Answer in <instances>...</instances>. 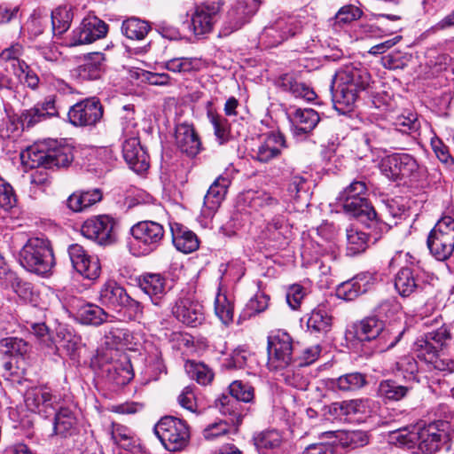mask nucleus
I'll return each instance as SVG.
<instances>
[{"label": "nucleus", "mask_w": 454, "mask_h": 454, "mask_svg": "<svg viewBox=\"0 0 454 454\" xmlns=\"http://www.w3.org/2000/svg\"><path fill=\"white\" fill-rule=\"evenodd\" d=\"M371 75L364 68L346 67L333 78L332 92L334 108L345 114L352 109L358 94L367 89Z\"/></svg>", "instance_id": "nucleus-1"}, {"label": "nucleus", "mask_w": 454, "mask_h": 454, "mask_svg": "<svg viewBox=\"0 0 454 454\" xmlns=\"http://www.w3.org/2000/svg\"><path fill=\"white\" fill-rule=\"evenodd\" d=\"M451 425L446 420L434 421L413 430H399L395 440L409 449H418L422 454H432L440 450L442 443L450 440Z\"/></svg>", "instance_id": "nucleus-2"}, {"label": "nucleus", "mask_w": 454, "mask_h": 454, "mask_svg": "<svg viewBox=\"0 0 454 454\" xmlns=\"http://www.w3.org/2000/svg\"><path fill=\"white\" fill-rule=\"evenodd\" d=\"M22 164L30 168H64L73 160L72 149L56 141L36 143L21 152Z\"/></svg>", "instance_id": "nucleus-3"}, {"label": "nucleus", "mask_w": 454, "mask_h": 454, "mask_svg": "<svg viewBox=\"0 0 454 454\" xmlns=\"http://www.w3.org/2000/svg\"><path fill=\"white\" fill-rule=\"evenodd\" d=\"M20 265L27 271L45 275L55 265V258L51 243L43 238H30L19 254Z\"/></svg>", "instance_id": "nucleus-4"}, {"label": "nucleus", "mask_w": 454, "mask_h": 454, "mask_svg": "<svg viewBox=\"0 0 454 454\" xmlns=\"http://www.w3.org/2000/svg\"><path fill=\"white\" fill-rule=\"evenodd\" d=\"M355 336L360 341H376V348L384 351L392 348L400 340L403 333H394L383 319L367 317L354 325Z\"/></svg>", "instance_id": "nucleus-5"}, {"label": "nucleus", "mask_w": 454, "mask_h": 454, "mask_svg": "<svg viewBox=\"0 0 454 454\" xmlns=\"http://www.w3.org/2000/svg\"><path fill=\"white\" fill-rule=\"evenodd\" d=\"M154 434L168 451L176 452L184 449L190 440L187 423L173 416L162 418L154 427Z\"/></svg>", "instance_id": "nucleus-6"}, {"label": "nucleus", "mask_w": 454, "mask_h": 454, "mask_svg": "<svg viewBox=\"0 0 454 454\" xmlns=\"http://www.w3.org/2000/svg\"><path fill=\"white\" fill-rule=\"evenodd\" d=\"M427 247L432 255L439 261L450 258L454 251V219L442 216L427 236Z\"/></svg>", "instance_id": "nucleus-7"}, {"label": "nucleus", "mask_w": 454, "mask_h": 454, "mask_svg": "<svg viewBox=\"0 0 454 454\" xmlns=\"http://www.w3.org/2000/svg\"><path fill=\"white\" fill-rule=\"evenodd\" d=\"M269 364L273 369L286 368L293 361L292 337L282 330L272 332L268 337Z\"/></svg>", "instance_id": "nucleus-8"}, {"label": "nucleus", "mask_w": 454, "mask_h": 454, "mask_svg": "<svg viewBox=\"0 0 454 454\" xmlns=\"http://www.w3.org/2000/svg\"><path fill=\"white\" fill-rule=\"evenodd\" d=\"M104 108L96 97L82 99L69 108L68 121L74 127H93L103 118Z\"/></svg>", "instance_id": "nucleus-9"}, {"label": "nucleus", "mask_w": 454, "mask_h": 454, "mask_svg": "<svg viewBox=\"0 0 454 454\" xmlns=\"http://www.w3.org/2000/svg\"><path fill=\"white\" fill-rule=\"evenodd\" d=\"M223 4V0H206L194 7L190 28L195 35H203L213 30Z\"/></svg>", "instance_id": "nucleus-10"}, {"label": "nucleus", "mask_w": 454, "mask_h": 454, "mask_svg": "<svg viewBox=\"0 0 454 454\" xmlns=\"http://www.w3.org/2000/svg\"><path fill=\"white\" fill-rule=\"evenodd\" d=\"M116 222L109 215H102L86 220L82 225V234L99 245L108 246L117 239Z\"/></svg>", "instance_id": "nucleus-11"}, {"label": "nucleus", "mask_w": 454, "mask_h": 454, "mask_svg": "<svg viewBox=\"0 0 454 454\" xmlns=\"http://www.w3.org/2000/svg\"><path fill=\"white\" fill-rule=\"evenodd\" d=\"M419 168L415 158L408 153L387 155L380 163L381 173L393 181L414 176Z\"/></svg>", "instance_id": "nucleus-12"}, {"label": "nucleus", "mask_w": 454, "mask_h": 454, "mask_svg": "<svg viewBox=\"0 0 454 454\" xmlns=\"http://www.w3.org/2000/svg\"><path fill=\"white\" fill-rule=\"evenodd\" d=\"M231 396L222 395L217 400V406L223 414H229L236 419L241 417L239 402L249 403L254 399V389L247 382L234 380L229 386Z\"/></svg>", "instance_id": "nucleus-13"}, {"label": "nucleus", "mask_w": 454, "mask_h": 454, "mask_svg": "<svg viewBox=\"0 0 454 454\" xmlns=\"http://www.w3.org/2000/svg\"><path fill=\"white\" fill-rule=\"evenodd\" d=\"M434 277L426 275L419 268L404 267L396 274L395 288L403 297H408L417 291H426L431 286Z\"/></svg>", "instance_id": "nucleus-14"}, {"label": "nucleus", "mask_w": 454, "mask_h": 454, "mask_svg": "<svg viewBox=\"0 0 454 454\" xmlns=\"http://www.w3.org/2000/svg\"><path fill=\"white\" fill-rule=\"evenodd\" d=\"M173 316L187 326L196 327L204 321L203 306L188 293H182L173 308Z\"/></svg>", "instance_id": "nucleus-15"}, {"label": "nucleus", "mask_w": 454, "mask_h": 454, "mask_svg": "<svg viewBox=\"0 0 454 454\" xmlns=\"http://www.w3.org/2000/svg\"><path fill=\"white\" fill-rule=\"evenodd\" d=\"M131 234L144 252L151 253L161 244L165 230L157 222L142 221L132 226Z\"/></svg>", "instance_id": "nucleus-16"}, {"label": "nucleus", "mask_w": 454, "mask_h": 454, "mask_svg": "<svg viewBox=\"0 0 454 454\" xmlns=\"http://www.w3.org/2000/svg\"><path fill=\"white\" fill-rule=\"evenodd\" d=\"M365 151L387 152L388 148H398V131L378 124L372 125L362 138Z\"/></svg>", "instance_id": "nucleus-17"}, {"label": "nucleus", "mask_w": 454, "mask_h": 454, "mask_svg": "<svg viewBox=\"0 0 454 454\" xmlns=\"http://www.w3.org/2000/svg\"><path fill=\"white\" fill-rule=\"evenodd\" d=\"M413 349L417 357L433 369L448 373L454 372V359L440 357L438 353L441 349L424 336L416 340Z\"/></svg>", "instance_id": "nucleus-18"}, {"label": "nucleus", "mask_w": 454, "mask_h": 454, "mask_svg": "<svg viewBox=\"0 0 454 454\" xmlns=\"http://www.w3.org/2000/svg\"><path fill=\"white\" fill-rule=\"evenodd\" d=\"M108 32V25L97 16H87L82 19L79 27L74 31L71 38L72 45L91 43L104 38Z\"/></svg>", "instance_id": "nucleus-19"}, {"label": "nucleus", "mask_w": 454, "mask_h": 454, "mask_svg": "<svg viewBox=\"0 0 454 454\" xmlns=\"http://www.w3.org/2000/svg\"><path fill=\"white\" fill-rule=\"evenodd\" d=\"M25 403L30 411L48 417L56 411L57 396L49 387L36 386L27 390Z\"/></svg>", "instance_id": "nucleus-20"}, {"label": "nucleus", "mask_w": 454, "mask_h": 454, "mask_svg": "<svg viewBox=\"0 0 454 454\" xmlns=\"http://www.w3.org/2000/svg\"><path fill=\"white\" fill-rule=\"evenodd\" d=\"M175 144L188 157H195L202 150V143L198 132L194 126L188 122L176 124Z\"/></svg>", "instance_id": "nucleus-21"}, {"label": "nucleus", "mask_w": 454, "mask_h": 454, "mask_svg": "<svg viewBox=\"0 0 454 454\" xmlns=\"http://www.w3.org/2000/svg\"><path fill=\"white\" fill-rule=\"evenodd\" d=\"M68 254L75 270L88 279H95L99 276L100 265L97 258L89 255L79 244L68 247Z\"/></svg>", "instance_id": "nucleus-22"}, {"label": "nucleus", "mask_w": 454, "mask_h": 454, "mask_svg": "<svg viewBox=\"0 0 454 454\" xmlns=\"http://www.w3.org/2000/svg\"><path fill=\"white\" fill-rule=\"evenodd\" d=\"M122 153L125 161L137 173H143L149 168V156L140 145L137 137H130L123 143Z\"/></svg>", "instance_id": "nucleus-23"}, {"label": "nucleus", "mask_w": 454, "mask_h": 454, "mask_svg": "<svg viewBox=\"0 0 454 454\" xmlns=\"http://www.w3.org/2000/svg\"><path fill=\"white\" fill-rule=\"evenodd\" d=\"M138 286L146 294L153 305L161 307L165 304L167 294L166 280L155 273H146L138 278Z\"/></svg>", "instance_id": "nucleus-24"}, {"label": "nucleus", "mask_w": 454, "mask_h": 454, "mask_svg": "<svg viewBox=\"0 0 454 454\" xmlns=\"http://www.w3.org/2000/svg\"><path fill=\"white\" fill-rule=\"evenodd\" d=\"M339 203L346 214L358 219L369 226L377 224L380 220L377 213L368 199L348 200Z\"/></svg>", "instance_id": "nucleus-25"}, {"label": "nucleus", "mask_w": 454, "mask_h": 454, "mask_svg": "<svg viewBox=\"0 0 454 454\" xmlns=\"http://www.w3.org/2000/svg\"><path fill=\"white\" fill-rule=\"evenodd\" d=\"M258 6L259 0H238L227 13L231 31L238 30L247 23Z\"/></svg>", "instance_id": "nucleus-26"}, {"label": "nucleus", "mask_w": 454, "mask_h": 454, "mask_svg": "<svg viewBox=\"0 0 454 454\" xmlns=\"http://www.w3.org/2000/svg\"><path fill=\"white\" fill-rule=\"evenodd\" d=\"M286 147L285 137L278 133H270L267 136L263 143L254 150V158L260 162H269L270 160L278 157L281 149Z\"/></svg>", "instance_id": "nucleus-27"}, {"label": "nucleus", "mask_w": 454, "mask_h": 454, "mask_svg": "<svg viewBox=\"0 0 454 454\" xmlns=\"http://www.w3.org/2000/svg\"><path fill=\"white\" fill-rule=\"evenodd\" d=\"M230 183L228 178L219 176L210 185L204 197L203 213L206 215H213L220 207L224 200Z\"/></svg>", "instance_id": "nucleus-28"}, {"label": "nucleus", "mask_w": 454, "mask_h": 454, "mask_svg": "<svg viewBox=\"0 0 454 454\" xmlns=\"http://www.w3.org/2000/svg\"><path fill=\"white\" fill-rule=\"evenodd\" d=\"M171 232L173 244L178 251L190 254L199 248L200 240L197 235L187 227L175 223L171 226Z\"/></svg>", "instance_id": "nucleus-29"}, {"label": "nucleus", "mask_w": 454, "mask_h": 454, "mask_svg": "<svg viewBox=\"0 0 454 454\" xmlns=\"http://www.w3.org/2000/svg\"><path fill=\"white\" fill-rule=\"evenodd\" d=\"M320 121L319 114L311 108L296 109L291 121L294 134L300 136L311 132Z\"/></svg>", "instance_id": "nucleus-30"}, {"label": "nucleus", "mask_w": 454, "mask_h": 454, "mask_svg": "<svg viewBox=\"0 0 454 454\" xmlns=\"http://www.w3.org/2000/svg\"><path fill=\"white\" fill-rule=\"evenodd\" d=\"M109 315L94 303H83L77 308L76 320L83 325L98 326L106 322Z\"/></svg>", "instance_id": "nucleus-31"}, {"label": "nucleus", "mask_w": 454, "mask_h": 454, "mask_svg": "<svg viewBox=\"0 0 454 454\" xmlns=\"http://www.w3.org/2000/svg\"><path fill=\"white\" fill-rule=\"evenodd\" d=\"M77 419L74 411L68 407H60L55 411L51 435L67 437L75 430Z\"/></svg>", "instance_id": "nucleus-32"}, {"label": "nucleus", "mask_w": 454, "mask_h": 454, "mask_svg": "<svg viewBox=\"0 0 454 454\" xmlns=\"http://www.w3.org/2000/svg\"><path fill=\"white\" fill-rule=\"evenodd\" d=\"M277 86L282 90L291 93L294 98H303L306 101H312L316 93L303 82H299L289 74L281 75L277 81Z\"/></svg>", "instance_id": "nucleus-33"}, {"label": "nucleus", "mask_w": 454, "mask_h": 454, "mask_svg": "<svg viewBox=\"0 0 454 454\" xmlns=\"http://www.w3.org/2000/svg\"><path fill=\"white\" fill-rule=\"evenodd\" d=\"M366 384V376L361 372H354L332 379L328 385L334 391L354 392L364 387Z\"/></svg>", "instance_id": "nucleus-34"}, {"label": "nucleus", "mask_w": 454, "mask_h": 454, "mask_svg": "<svg viewBox=\"0 0 454 454\" xmlns=\"http://www.w3.org/2000/svg\"><path fill=\"white\" fill-rule=\"evenodd\" d=\"M127 292L117 282L110 280L106 282L99 291V301L109 307H121L127 301Z\"/></svg>", "instance_id": "nucleus-35"}, {"label": "nucleus", "mask_w": 454, "mask_h": 454, "mask_svg": "<svg viewBox=\"0 0 454 454\" xmlns=\"http://www.w3.org/2000/svg\"><path fill=\"white\" fill-rule=\"evenodd\" d=\"M74 19V8L72 5H59L51 13V30L53 35H63L67 32Z\"/></svg>", "instance_id": "nucleus-36"}, {"label": "nucleus", "mask_w": 454, "mask_h": 454, "mask_svg": "<svg viewBox=\"0 0 454 454\" xmlns=\"http://www.w3.org/2000/svg\"><path fill=\"white\" fill-rule=\"evenodd\" d=\"M368 235L358 230V228L349 225L346 228V252L349 256H355L364 252L367 248Z\"/></svg>", "instance_id": "nucleus-37"}, {"label": "nucleus", "mask_w": 454, "mask_h": 454, "mask_svg": "<svg viewBox=\"0 0 454 454\" xmlns=\"http://www.w3.org/2000/svg\"><path fill=\"white\" fill-rule=\"evenodd\" d=\"M207 117L213 126L214 135L220 145L226 144L233 137L231 125L224 116L210 109L207 113Z\"/></svg>", "instance_id": "nucleus-38"}, {"label": "nucleus", "mask_w": 454, "mask_h": 454, "mask_svg": "<svg viewBox=\"0 0 454 454\" xmlns=\"http://www.w3.org/2000/svg\"><path fill=\"white\" fill-rule=\"evenodd\" d=\"M150 30L151 26L147 21L136 17L129 18L121 24L122 35L130 40H144Z\"/></svg>", "instance_id": "nucleus-39"}, {"label": "nucleus", "mask_w": 454, "mask_h": 454, "mask_svg": "<svg viewBox=\"0 0 454 454\" xmlns=\"http://www.w3.org/2000/svg\"><path fill=\"white\" fill-rule=\"evenodd\" d=\"M105 55L102 52H90L86 58V62L80 67V74L89 80L100 78L105 66Z\"/></svg>", "instance_id": "nucleus-40"}, {"label": "nucleus", "mask_w": 454, "mask_h": 454, "mask_svg": "<svg viewBox=\"0 0 454 454\" xmlns=\"http://www.w3.org/2000/svg\"><path fill=\"white\" fill-rule=\"evenodd\" d=\"M411 387L400 385L395 380H382L378 387V395L387 401H399L405 397Z\"/></svg>", "instance_id": "nucleus-41"}, {"label": "nucleus", "mask_w": 454, "mask_h": 454, "mask_svg": "<svg viewBox=\"0 0 454 454\" xmlns=\"http://www.w3.org/2000/svg\"><path fill=\"white\" fill-rule=\"evenodd\" d=\"M333 317L324 307L315 309L307 322L308 328L314 333H326L332 326Z\"/></svg>", "instance_id": "nucleus-42"}, {"label": "nucleus", "mask_w": 454, "mask_h": 454, "mask_svg": "<svg viewBox=\"0 0 454 454\" xmlns=\"http://www.w3.org/2000/svg\"><path fill=\"white\" fill-rule=\"evenodd\" d=\"M253 441L257 450L264 454L265 450L279 447L282 436L277 430H265L255 434Z\"/></svg>", "instance_id": "nucleus-43"}, {"label": "nucleus", "mask_w": 454, "mask_h": 454, "mask_svg": "<svg viewBox=\"0 0 454 454\" xmlns=\"http://www.w3.org/2000/svg\"><path fill=\"white\" fill-rule=\"evenodd\" d=\"M160 67L173 73H189L199 70L200 61L195 58H173L161 63Z\"/></svg>", "instance_id": "nucleus-44"}, {"label": "nucleus", "mask_w": 454, "mask_h": 454, "mask_svg": "<svg viewBox=\"0 0 454 454\" xmlns=\"http://www.w3.org/2000/svg\"><path fill=\"white\" fill-rule=\"evenodd\" d=\"M185 371L192 379L200 385H208L214 379L213 371L204 363L189 360L185 364Z\"/></svg>", "instance_id": "nucleus-45"}, {"label": "nucleus", "mask_w": 454, "mask_h": 454, "mask_svg": "<svg viewBox=\"0 0 454 454\" xmlns=\"http://www.w3.org/2000/svg\"><path fill=\"white\" fill-rule=\"evenodd\" d=\"M3 353L9 356L24 357L31 349L30 344L23 339L6 337L1 340Z\"/></svg>", "instance_id": "nucleus-46"}, {"label": "nucleus", "mask_w": 454, "mask_h": 454, "mask_svg": "<svg viewBox=\"0 0 454 454\" xmlns=\"http://www.w3.org/2000/svg\"><path fill=\"white\" fill-rule=\"evenodd\" d=\"M111 436L114 442L124 450H130L136 446L135 434L125 426L113 424Z\"/></svg>", "instance_id": "nucleus-47"}, {"label": "nucleus", "mask_w": 454, "mask_h": 454, "mask_svg": "<svg viewBox=\"0 0 454 454\" xmlns=\"http://www.w3.org/2000/svg\"><path fill=\"white\" fill-rule=\"evenodd\" d=\"M285 382L296 389L306 390L309 385V378L303 367L286 370L283 374Z\"/></svg>", "instance_id": "nucleus-48"}, {"label": "nucleus", "mask_w": 454, "mask_h": 454, "mask_svg": "<svg viewBox=\"0 0 454 454\" xmlns=\"http://www.w3.org/2000/svg\"><path fill=\"white\" fill-rule=\"evenodd\" d=\"M367 185L364 181H354L348 185L338 196V202H346V200H349L367 199Z\"/></svg>", "instance_id": "nucleus-49"}, {"label": "nucleus", "mask_w": 454, "mask_h": 454, "mask_svg": "<svg viewBox=\"0 0 454 454\" xmlns=\"http://www.w3.org/2000/svg\"><path fill=\"white\" fill-rule=\"evenodd\" d=\"M392 129L398 131V137L400 134H411L417 132L420 128V122L418 120L417 114L409 113L407 115L402 114L398 116L395 122Z\"/></svg>", "instance_id": "nucleus-50"}, {"label": "nucleus", "mask_w": 454, "mask_h": 454, "mask_svg": "<svg viewBox=\"0 0 454 454\" xmlns=\"http://www.w3.org/2000/svg\"><path fill=\"white\" fill-rule=\"evenodd\" d=\"M283 22H274V24L266 27L261 34L260 40L268 47H274L286 40V34H281L278 28H283Z\"/></svg>", "instance_id": "nucleus-51"}, {"label": "nucleus", "mask_w": 454, "mask_h": 454, "mask_svg": "<svg viewBox=\"0 0 454 454\" xmlns=\"http://www.w3.org/2000/svg\"><path fill=\"white\" fill-rule=\"evenodd\" d=\"M424 337L433 342V344L441 350L443 348L448 347L452 339L450 328L445 324H442L436 329H433L432 331L426 333Z\"/></svg>", "instance_id": "nucleus-52"}, {"label": "nucleus", "mask_w": 454, "mask_h": 454, "mask_svg": "<svg viewBox=\"0 0 454 454\" xmlns=\"http://www.w3.org/2000/svg\"><path fill=\"white\" fill-rule=\"evenodd\" d=\"M371 401L369 399H354L340 403V410L341 414L349 416L363 414L365 415L370 411Z\"/></svg>", "instance_id": "nucleus-53"}, {"label": "nucleus", "mask_w": 454, "mask_h": 454, "mask_svg": "<svg viewBox=\"0 0 454 454\" xmlns=\"http://www.w3.org/2000/svg\"><path fill=\"white\" fill-rule=\"evenodd\" d=\"M215 312L218 318L228 325L233 320V304L225 295L218 294L215 301Z\"/></svg>", "instance_id": "nucleus-54"}, {"label": "nucleus", "mask_w": 454, "mask_h": 454, "mask_svg": "<svg viewBox=\"0 0 454 454\" xmlns=\"http://www.w3.org/2000/svg\"><path fill=\"white\" fill-rule=\"evenodd\" d=\"M363 12L356 5L347 4L342 6L334 17V23L340 26L348 24L361 18Z\"/></svg>", "instance_id": "nucleus-55"}, {"label": "nucleus", "mask_w": 454, "mask_h": 454, "mask_svg": "<svg viewBox=\"0 0 454 454\" xmlns=\"http://www.w3.org/2000/svg\"><path fill=\"white\" fill-rule=\"evenodd\" d=\"M396 370L402 372L403 378L409 381L415 380L419 371L418 363L413 356H404L396 362Z\"/></svg>", "instance_id": "nucleus-56"}, {"label": "nucleus", "mask_w": 454, "mask_h": 454, "mask_svg": "<svg viewBox=\"0 0 454 454\" xmlns=\"http://www.w3.org/2000/svg\"><path fill=\"white\" fill-rule=\"evenodd\" d=\"M14 74L30 89L35 90L38 88L39 77L25 61L19 62V67L15 68Z\"/></svg>", "instance_id": "nucleus-57"}, {"label": "nucleus", "mask_w": 454, "mask_h": 454, "mask_svg": "<svg viewBox=\"0 0 454 454\" xmlns=\"http://www.w3.org/2000/svg\"><path fill=\"white\" fill-rule=\"evenodd\" d=\"M359 288L360 286L354 277L337 286V295L346 301H353L362 294Z\"/></svg>", "instance_id": "nucleus-58"}, {"label": "nucleus", "mask_w": 454, "mask_h": 454, "mask_svg": "<svg viewBox=\"0 0 454 454\" xmlns=\"http://www.w3.org/2000/svg\"><path fill=\"white\" fill-rule=\"evenodd\" d=\"M17 203L16 195L10 184L0 177V207L8 211Z\"/></svg>", "instance_id": "nucleus-59"}, {"label": "nucleus", "mask_w": 454, "mask_h": 454, "mask_svg": "<svg viewBox=\"0 0 454 454\" xmlns=\"http://www.w3.org/2000/svg\"><path fill=\"white\" fill-rule=\"evenodd\" d=\"M49 17L48 15H41L34 13L27 20L26 26L27 30L30 36L37 37L42 35L44 29L48 27Z\"/></svg>", "instance_id": "nucleus-60"}, {"label": "nucleus", "mask_w": 454, "mask_h": 454, "mask_svg": "<svg viewBox=\"0 0 454 454\" xmlns=\"http://www.w3.org/2000/svg\"><path fill=\"white\" fill-rule=\"evenodd\" d=\"M112 371H114V374L116 375L114 376V380L118 385H125L129 383L133 378V372L128 361H126L124 364L115 363L113 364L112 368L109 369V372Z\"/></svg>", "instance_id": "nucleus-61"}, {"label": "nucleus", "mask_w": 454, "mask_h": 454, "mask_svg": "<svg viewBox=\"0 0 454 454\" xmlns=\"http://www.w3.org/2000/svg\"><path fill=\"white\" fill-rule=\"evenodd\" d=\"M138 77L151 85L166 86L170 83V76L167 73L142 70Z\"/></svg>", "instance_id": "nucleus-62"}, {"label": "nucleus", "mask_w": 454, "mask_h": 454, "mask_svg": "<svg viewBox=\"0 0 454 454\" xmlns=\"http://www.w3.org/2000/svg\"><path fill=\"white\" fill-rule=\"evenodd\" d=\"M433 149L439 160L450 171H454V159L450 154L448 147L441 141L433 143Z\"/></svg>", "instance_id": "nucleus-63"}, {"label": "nucleus", "mask_w": 454, "mask_h": 454, "mask_svg": "<svg viewBox=\"0 0 454 454\" xmlns=\"http://www.w3.org/2000/svg\"><path fill=\"white\" fill-rule=\"evenodd\" d=\"M22 123L27 128L33 127L36 123L47 119L42 109L36 104L30 109L26 110L22 115Z\"/></svg>", "instance_id": "nucleus-64"}]
</instances>
